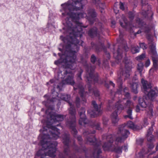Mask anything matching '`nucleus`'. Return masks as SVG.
Listing matches in <instances>:
<instances>
[{
    "label": "nucleus",
    "mask_w": 158,
    "mask_h": 158,
    "mask_svg": "<svg viewBox=\"0 0 158 158\" xmlns=\"http://www.w3.org/2000/svg\"><path fill=\"white\" fill-rule=\"evenodd\" d=\"M59 125V124H57V125H56V126H58Z\"/></svg>",
    "instance_id": "64"
},
{
    "label": "nucleus",
    "mask_w": 158,
    "mask_h": 158,
    "mask_svg": "<svg viewBox=\"0 0 158 158\" xmlns=\"http://www.w3.org/2000/svg\"><path fill=\"white\" fill-rule=\"evenodd\" d=\"M112 85L113 87H115V84L113 83V82L111 81H110L109 82V84H107L105 82V86L107 89H109V85Z\"/></svg>",
    "instance_id": "41"
},
{
    "label": "nucleus",
    "mask_w": 158,
    "mask_h": 158,
    "mask_svg": "<svg viewBox=\"0 0 158 158\" xmlns=\"http://www.w3.org/2000/svg\"><path fill=\"white\" fill-rule=\"evenodd\" d=\"M75 104L77 108L79 107L80 106V99L78 97L76 98Z\"/></svg>",
    "instance_id": "42"
},
{
    "label": "nucleus",
    "mask_w": 158,
    "mask_h": 158,
    "mask_svg": "<svg viewBox=\"0 0 158 158\" xmlns=\"http://www.w3.org/2000/svg\"><path fill=\"white\" fill-rule=\"evenodd\" d=\"M148 31V30L147 29L146 30V31H145L146 33L147 32V31ZM146 38L148 40V34L147 33V34H146Z\"/></svg>",
    "instance_id": "55"
},
{
    "label": "nucleus",
    "mask_w": 158,
    "mask_h": 158,
    "mask_svg": "<svg viewBox=\"0 0 158 158\" xmlns=\"http://www.w3.org/2000/svg\"><path fill=\"white\" fill-rule=\"evenodd\" d=\"M132 104V102L129 100L126 101L125 98L119 100L115 103V108L117 113H120L122 111L127 107H130Z\"/></svg>",
    "instance_id": "14"
},
{
    "label": "nucleus",
    "mask_w": 158,
    "mask_h": 158,
    "mask_svg": "<svg viewBox=\"0 0 158 158\" xmlns=\"http://www.w3.org/2000/svg\"><path fill=\"white\" fill-rule=\"evenodd\" d=\"M145 66L146 67H148V59L146 61Z\"/></svg>",
    "instance_id": "54"
},
{
    "label": "nucleus",
    "mask_w": 158,
    "mask_h": 158,
    "mask_svg": "<svg viewBox=\"0 0 158 158\" xmlns=\"http://www.w3.org/2000/svg\"><path fill=\"white\" fill-rule=\"evenodd\" d=\"M44 97L46 99V100L43 101V103L46 106H48L49 104L53 103L54 102H56L57 100L56 97H52L51 98L48 94L45 95Z\"/></svg>",
    "instance_id": "23"
},
{
    "label": "nucleus",
    "mask_w": 158,
    "mask_h": 158,
    "mask_svg": "<svg viewBox=\"0 0 158 158\" xmlns=\"http://www.w3.org/2000/svg\"><path fill=\"white\" fill-rule=\"evenodd\" d=\"M90 61L93 64H95L97 60V58L94 54H92L90 57Z\"/></svg>",
    "instance_id": "37"
},
{
    "label": "nucleus",
    "mask_w": 158,
    "mask_h": 158,
    "mask_svg": "<svg viewBox=\"0 0 158 158\" xmlns=\"http://www.w3.org/2000/svg\"><path fill=\"white\" fill-rule=\"evenodd\" d=\"M158 90L156 87H153V85L151 83H149V102H150L151 108H149V114H151V116H152V112L153 109L152 102L154 101L156 97L158 96Z\"/></svg>",
    "instance_id": "13"
},
{
    "label": "nucleus",
    "mask_w": 158,
    "mask_h": 158,
    "mask_svg": "<svg viewBox=\"0 0 158 158\" xmlns=\"http://www.w3.org/2000/svg\"><path fill=\"white\" fill-rule=\"evenodd\" d=\"M103 123L104 125H106L107 124L108 120L105 118L103 117L102 118Z\"/></svg>",
    "instance_id": "48"
},
{
    "label": "nucleus",
    "mask_w": 158,
    "mask_h": 158,
    "mask_svg": "<svg viewBox=\"0 0 158 158\" xmlns=\"http://www.w3.org/2000/svg\"><path fill=\"white\" fill-rule=\"evenodd\" d=\"M139 85L136 83H132L131 85V88L132 91L135 94H137L138 93L137 88Z\"/></svg>",
    "instance_id": "31"
},
{
    "label": "nucleus",
    "mask_w": 158,
    "mask_h": 158,
    "mask_svg": "<svg viewBox=\"0 0 158 158\" xmlns=\"http://www.w3.org/2000/svg\"><path fill=\"white\" fill-rule=\"evenodd\" d=\"M146 57V55L145 54L142 53L141 55L137 56L135 57V59L138 61H140L144 59Z\"/></svg>",
    "instance_id": "34"
},
{
    "label": "nucleus",
    "mask_w": 158,
    "mask_h": 158,
    "mask_svg": "<svg viewBox=\"0 0 158 158\" xmlns=\"http://www.w3.org/2000/svg\"><path fill=\"white\" fill-rule=\"evenodd\" d=\"M107 142H105L102 146V148L105 151H110L113 148L114 139L111 135H108L106 137Z\"/></svg>",
    "instance_id": "17"
},
{
    "label": "nucleus",
    "mask_w": 158,
    "mask_h": 158,
    "mask_svg": "<svg viewBox=\"0 0 158 158\" xmlns=\"http://www.w3.org/2000/svg\"><path fill=\"white\" fill-rule=\"evenodd\" d=\"M114 13L116 14H117V13H118L119 11V10H117L116 7L115 6L114 7Z\"/></svg>",
    "instance_id": "51"
},
{
    "label": "nucleus",
    "mask_w": 158,
    "mask_h": 158,
    "mask_svg": "<svg viewBox=\"0 0 158 158\" xmlns=\"http://www.w3.org/2000/svg\"><path fill=\"white\" fill-rule=\"evenodd\" d=\"M131 50L133 54L139 53L140 52V48L138 45H131Z\"/></svg>",
    "instance_id": "30"
},
{
    "label": "nucleus",
    "mask_w": 158,
    "mask_h": 158,
    "mask_svg": "<svg viewBox=\"0 0 158 158\" xmlns=\"http://www.w3.org/2000/svg\"><path fill=\"white\" fill-rule=\"evenodd\" d=\"M156 148L157 150L158 149V144H157V145L156 146Z\"/></svg>",
    "instance_id": "61"
},
{
    "label": "nucleus",
    "mask_w": 158,
    "mask_h": 158,
    "mask_svg": "<svg viewBox=\"0 0 158 158\" xmlns=\"http://www.w3.org/2000/svg\"><path fill=\"white\" fill-rule=\"evenodd\" d=\"M131 128L134 130H137L140 129L139 126L135 125L133 123L129 121L127 123L119 126L118 127V134L121 135L116 137L115 144L117 146L118 145V143L124 142L125 140L128 138L130 134V132L127 130L126 129V128Z\"/></svg>",
    "instance_id": "6"
},
{
    "label": "nucleus",
    "mask_w": 158,
    "mask_h": 158,
    "mask_svg": "<svg viewBox=\"0 0 158 158\" xmlns=\"http://www.w3.org/2000/svg\"><path fill=\"white\" fill-rule=\"evenodd\" d=\"M141 83L142 84L141 87L142 90L144 93L143 98H139V105L143 108H146L148 106V81L145 80L143 78L141 80Z\"/></svg>",
    "instance_id": "11"
},
{
    "label": "nucleus",
    "mask_w": 158,
    "mask_h": 158,
    "mask_svg": "<svg viewBox=\"0 0 158 158\" xmlns=\"http://www.w3.org/2000/svg\"><path fill=\"white\" fill-rule=\"evenodd\" d=\"M98 28L95 27L91 28L88 31V35L91 38L98 36L99 34L98 33Z\"/></svg>",
    "instance_id": "25"
},
{
    "label": "nucleus",
    "mask_w": 158,
    "mask_h": 158,
    "mask_svg": "<svg viewBox=\"0 0 158 158\" xmlns=\"http://www.w3.org/2000/svg\"><path fill=\"white\" fill-rule=\"evenodd\" d=\"M58 54V55H59V56H60V55H61V54H60V53H59Z\"/></svg>",
    "instance_id": "63"
},
{
    "label": "nucleus",
    "mask_w": 158,
    "mask_h": 158,
    "mask_svg": "<svg viewBox=\"0 0 158 158\" xmlns=\"http://www.w3.org/2000/svg\"><path fill=\"white\" fill-rule=\"evenodd\" d=\"M57 88L59 89V91L61 89V88L60 87L59 85H57Z\"/></svg>",
    "instance_id": "57"
},
{
    "label": "nucleus",
    "mask_w": 158,
    "mask_h": 158,
    "mask_svg": "<svg viewBox=\"0 0 158 158\" xmlns=\"http://www.w3.org/2000/svg\"><path fill=\"white\" fill-rule=\"evenodd\" d=\"M124 93V96L126 98H130V94L128 92H125Z\"/></svg>",
    "instance_id": "49"
},
{
    "label": "nucleus",
    "mask_w": 158,
    "mask_h": 158,
    "mask_svg": "<svg viewBox=\"0 0 158 158\" xmlns=\"http://www.w3.org/2000/svg\"><path fill=\"white\" fill-rule=\"evenodd\" d=\"M136 23L137 24V27H145V23L139 18H137L135 20Z\"/></svg>",
    "instance_id": "32"
},
{
    "label": "nucleus",
    "mask_w": 158,
    "mask_h": 158,
    "mask_svg": "<svg viewBox=\"0 0 158 158\" xmlns=\"http://www.w3.org/2000/svg\"><path fill=\"white\" fill-rule=\"evenodd\" d=\"M83 43V41H81V44H80V45H81V46H82V43Z\"/></svg>",
    "instance_id": "60"
},
{
    "label": "nucleus",
    "mask_w": 158,
    "mask_h": 158,
    "mask_svg": "<svg viewBox=\"0 0 158 158\" xmlns=\"http://www.w3.org/2000/svg\"><path fill=\"white\" fill-rule=\"evenodd\" d=\"M133 102H132V104L131 105L130 107L127 108H128V109L127 111V115H125L124 116V117L125 118H128L130 119H133V118L132 117L131 115L132 113V108L133 107Z\"/></svg>",
    "instance_id": "29"
},
{
    "label": "nucleus",
    "mask_w": 158,
    "mask_h": 158,
    "mask_svg": "<svg viewBox=\"0 0 158 158\" xmlns=\"http://www.w3.org/2000/svg\"><path fill=\"white\" fill-rule=\"evenodd\" d=\"M123 62L125 64V71L121 70L120 73V76L119 77L118 80V83L119 82V85L118 88L116 92V94H122V92H126L127 91L128 92V88L127 87H125L124 88L123 91V79H124L125 80L126 79L128 78L130 76V72L132 68V62L127 57H125L123 59Z\"/></svg>",
    "instance_id": "7"
},
{
    "label": "nucleus",
    "mask_w": 158,
    "mask_h": 158,
    "mask_svg": "<svg viewBox=\"0 0 158 158\" xmlns=\"http://www.w3.org/2000/svg\"><path fill=\"white\" fill-rule=\"evenodd\" d=\"M95 67L88 64L86 65L85 70L86 72V81L87 83L89 95L94 94L96 97H98L100 95L99 91L97 89L92 88L91 84L98 82V75L97 73L94 74Z\"/></svg>",
    "instance_id": "5"
},
{
    "label": "nucleus",
    "mask_w": 158,
    "mask_h": 158,
    "mask_svg": "<svg viewBox=\"0 0 158 158\" xmlns=\"http://www.w3.org/2000/svg\"><path fill=\"white\" fill-rule=\"evenodd\" d=\"M155 71V69L154 68H152L150 69L149 72L151 75H152V73Z\"/></svg>",
    "instance_id": "50"
},
{
    "label": "nucleus",
    "mask_w": 158,
    "mask_h": 158,
    "mask_svg": "<svg viewBox=\"0 0 158 158\" xmlns=\"http://www.w3.org/2000/svg\"><path fill=\"white\" fill-rule=\"evenodd\" d=\"M82 0H72L68 1L66 3L62 4V10L60 11L63 12L62 15L63 16L68 15L71 18L72 21L74 24V27L79 28V30H82V28H85L87 26L82 25V23L79 22V19L86 16L85 14L82 13H73L71 11H78L83 8L81 3Z\"/></svg>",
    "instance_id": "3"
},
{
    "label": "nucleus",
    "mask_w": 158,
    "mask_h": 158,
    "mask_svg": "<svg viewBox=\"0 0 158 158\" xmlns=\"http://www.w3.org/2000/svg\"><path fill=\"white\" fill-rule=\"evenodd\" d=\"M85 113V108L81 107L79 112L80 118L79 120V123L80 125H85L88 123V121L86 118Z\"/></svg>",
    "instance_id": "18"
},
{
    "label": "nucleus",
    "mask_w": 158,
    "mask_h": 158,
    "mask_svg": "<svg viewBox=\"0 0 158 158\" xmlns=\"http://www.w3.org/2000/svg\"><path fill=\"white\" fill-rule=\"evenodd\" d=\"M154 124V122H152L151 127L149 129V148L152 149L154 147L153 142L155 141V138L152 133L153 131V127Z\"/></svg>",
    "instance_id": "20"
},
{
    "label": "nucleus",
    "mask_w": 158,
    "mask_h": 158,
    "mask_svg": "<svg viewBox=\"0 0 158 158\" xmlns=\"http://www.w3.org/2000/svg\"><path fill=\"white\" fill-rule=\"evenodd\" d=\"M48 117L51 122L54 123L62 121L64 119V115L58 114L52 111L49 112Z\"/></svg>",
    "instance_id": "16"
},
{
    "label": "nucleus",
    "mask_w": 158,
    "mask_h": 158,
    "mask_svg": "<svg viewBox=\"0 0 158 158\" xmlns=\"http://www.w3.org/2000/svg\"><path fill=\"white\" fill-rule=\"evenodd\" d=\"M139 48H142L143 50L147 48V46L146 44L144 43H139Z\"/></svg>",
    "instance_id": "40"
},
{
    "label": "nucleus",
    "mask_w": 158,
    "mask_h": 158,
    "mask_svg": "<svg viewBox=\"0 0 158 158\" xmlns=\"http://www.w3.org/2000/svg\"><path fill=\"white\" fill-rule=\"evenodd\" d=\"M111 119L112 123L115 124L118 123L119 119L118 116V113L116 110H115L112 114L111 115Z\"/></svg>",
    "instance_id": "28"
},
{
    "label": "nucleus",
    "mask_w": 158,
    "mask_h": 158,
    "mask_svg": "<svg viewBox=\"0 0 158 158\" xmlns=\"http://www.w3.org/2000/svg\"><path fill=\"white\" fill-rule=\"evenodd\" d=\"M96 132L95 130L92 131H85L83 132V135L85 137V140L87 143L92 145L94 147V151L92 154L91 153L89 155L87 154V152L89 150V149H87L85 146H83V139L81 136L79 135L77 137V139L79 142V144L81 146L78 147L74 142L72 147L75 151L76 153H82L84 152L85 157L91 158H99V154L102 153L101 149L100 146L101 144V141H98L94 135Z\"/></svg>",
    "instance_id": "2"
},
{
    "label": "nucleus",
    "mask_w": 158,
    "mask_h": 158,
    "mask_svg": "<svg viewBox=\"0 0 158 158\" xmlns=\"http://www.w3.org/2000/svg\"><path fill=\"white\" fill-rule=\"evenodd\" d=\"M57 97L60 98L61 100L67 102L69 106L72 105V102L70 101L71 96L70 95L65 94H57L56 96Z\"/></svg>",
    "instance_id": "22"
},
{
    "label": "nucleus",
    "mask_w": 158,
    "mask_h": 158,
    "mask_svg": "<svg viewBox=\"0 0 158 158\" xmlns=\"http://www.w3.org/2000/svg\"><path fill=\"white\" fill-rule=\"evenodd\" d=\"M123 51L122 49L118 48L116 53H114V56L115 58L120 62L122 58Z\"/></svg>",
    "instance_id": "27"
},
{
    "label": "nucleus",
    "mask_w": 158,
    "mask_h": 158,
    "mask_svg": "<svg viewBox=\"0 0 158 158\" xmlns=\"http://www.w3.org/2000/svg\"><path fill=\"white\" fill-rule=\"evenodd\" d=\"M123 146H115L113 145L111 152H114L117 153H120L122 152Z\"/></svg>",
    "instance_id": "33"
},
{
    "label": "nucleus",
    "mask_w": 158,
    "mask_h": 158,
    "mask_svg": "<svg viewBox=\"0 0 158 158\" xmlns=\"http://www.w3.org/2000/svg\"><path fill=\"white\" fill-rule=\"evenodd\" d=\"M111 23L115 25V22L114 21H112L111 22Z\"/></svg>",
    "instance_id": "59"
},
{
    "label": "nucleus",
    "mask_w": 158,
    "mask_h": 158,
    "mask_svg": "<svg viewBox=\"0 0 158 158\" xmlns=\"http://www.w3.org/2000/svg\"><path fill=\"white\" fill-rule=\"evenodd\" d=\"M91 47H87L84 49V53L83 55L86 58H88L89 54L91 48L95 50L96 52L98 53L102 50L107 55V57L110 59V55L106 51V48L103 43L99 41L96 43L92 42L91 43Z\"/></svg>",
    "instance_id": "9"
},
{
    "label": "nucleus",
    "mask_w": 158,
    "mask_h": 158,
    "mask_svg": "<svg viewBox=\"0 0 158 158\" xmlns=\"http://www.w3.org/2000/svg\"><path fill=\"white\" fill-rule=\"evenodd\" d=\"M83 71V70L81 69L78 71V73L77 74V80L79 83L78 84H75V82L73 80V76L71 73V71L68 72L67 70H66L63 72V76L61 78H64L66 76H67V77L65 79L64 81H62L63 83L64 84H66L73 85V89L74 90L78 89H79V93L80 95V97L83 101L85 102L86 101V99L85 95L84 85L81 82L82 78L81 76Z\"/></svg>",
    "instance_id": "4"
},
{
    "label": "nucleus",
    "mask_w": 158,
    "mask_h": 158,
    "mask_svg": "<svg viewBox=\"0 0 158 158\" xmlns=\"http://www.w3.org/2000/svg\"><path fill=\"white\" fill-rule=\"evenodd\" d=\"M142 3V8L143 9V7L145 6H147V9L146 10H143L142 12V14L143 16L145 17H146L148 15V0H141V1Z\"/></svg>",
    "instance_id": "26"
},
{
    "label": "nucleus",
    "mask_w": 158,
    "mask_h": 158,
    "mask_svg": "<svg viewBox=\"0 0 158 158\" xmlns=\"http://www.w3.org/2000/svg\"><path fill=\"white\" fill-rule=\"evenodd\" d=\"M63 143L64 145V149L63 153H60V158H65L70 152L69 143L70 142V140L69 134L66 133L64 134L63 136Z\"/></svg>",
    "instance_id": "12"
},
{
    "label": "nucleus",
    "mask_w": 158,
    "mask_h": 158,
    "mask_svg": "<svg viewBox=\"0 0 158 158\" xmlns=\"http://www.w3.org/2000/svg\"><path fill=\"white\" fill-rule=\"evenodd\" d=\"M97 14L94 9H89L88 11L87 18L90 24L94 22Z\"/></svg>",
    "instance_id": "19"
},
{
    "label": "nucleus",
    "mask_w": 158,
    "mask_h": 158,
    "mask_svg": "<svg viewBox=\"0 0 158 158\" xmlns=\"http://www.w3.org/2000/svg\"><path fill=\"white\" fill-rule=\"evenodd\" d=\"M119 8L120 9L122 10H125V8L124 6V4L123 3L121 2H120L119 3Z\"/></svg>",
    "instance_id": "47"
},
{
    "label": "nucleus",
    "mask_w": 158,
    "mask_h": 158,
    "mask_svg": "<svg viewBox=\"0 0 158 158\" xmlns=\"http://www.w3.org/2000/svg\"><path fill=\"white\" fill-rule=\"evenodd\" d=\"M100 123H98L96 124H94L92 125V127H95L96 130H100L102 129L100 127Z\"/></svg>",
    "instance_id": "39"
},
{
    "label": "nucleus",
    "mask_w": 158,
    "mask_h": 158,
    "mask_svg": "<svg viewBox=\"0 0 158 158\" xmlns=\"http://www.w3.org/2000/svg\"><path fill=\"white\" fill-rule=\"evenodd\" d=\"M91 1L97 8L100 9L101 13H102L105 7V3L101 2L100 0H92Z\"/></svg>",
    "instance_id": "21"
},
{
    "label": "nucleus",
    "mask_w": 158,
    "mask_h": 158,
    "mask_svg": "<svg viewBox=\"0 0 158 158\" xmlns=\"http://www.w3.org/2000/svg\"><path fill=\"white\" fill-rule=\"evenodd\" d=\"M66 24L67 33L69 34L68 36L63 37L62 40L66 44L65 48L67 55L63 60L59 59L56 60L54 64L58 65L63 62L64 63L66 68L73 70L76 67V53L79 50L80 45L79 44L80 41L77 38L79 37L81 38L82 37V30H79V28L74 27L70 21H67Z\"/></svg>",
    "instance_id": "1"
},
{
    "label": "nucleus",
    "mask_w": 158,
    "mask_h": 158,
    "mask_svg": "<svg viewBox=\"0 0 158 158\" xmlns=\"http://www.w3.org/2000/svg\"><path fill=\"white\" fill-rule=\"evenodd\" d=\"M154 13L153 11L152 10L151 8L149 9V20L151 21L153 19V15Z\"/></svg>",
    "instance_id": "38"
},
{
    "label": "nucleus",
    "mask_w": 158,
    "mask_h": 158,
    "mask_svg": "<svg viewBox=\"0 0 158 158\" xmlns=\"http://www.w3.org/2000/svg\"><path fill=\"white\" fill-rule=\"evenodd\" d=\"M140 111V108L139 106L137 105L136 106V111L137 112H139Z\"/></svg>",
    "instance_id": "53"
},
{
    "label": "nucleus",
    "mask_w": 158,
    "mask_h": 158,
    "mask_svg": "<svg viewBox=\"0 0 158 158\" xmlns=\"http://www.w3.org/2000/svg\"><path fill=\"white\" fill-rule=\"evenodd\" d=\"M92 105L95 111H91L90 110H88V113L90 114V117L91 118H95L101 115L102 113V111L101 110V104L98 105L95 101H92Z\"/></svg>",
    "instance_id": "15"
},
{
    "label": "nucleus",
    "mask_w": 158,
    "mask_h": 158,
    "mask_svg": "<svg viewBox=\"0 0 158 158\" xmlns=\"http://www.w3.org/2000/svg\"><path fill=\"white\" fill-rule=\"evenodd\" d=\"M70 108L69 110V112L70 116L69 119L66 122V125L70 129L72 130L71 133L73 136L75 137L77 134V131L76 128V109L74 106L72 105L69 106Z\"/></svg>",
    "instance_id": "10"
},
{
    "label": "nucleus",
    "mask_w": 158,
    "mask_h": 158,
    "mask_svg": "<svg viewBox=\"0 0 158 158\" xmlns=\"http://www.w3.org/2000/svg\"><path fill=\"white\" fill-rule=\"evenodd\" d=\"M148 136V131H147V133H146V136L147 137V136ZM147 140L148 141V137H147Z\"/></svg>",
    "instance_id": "58"
},
{
    "label": "nucleus",
    "mask_w": 158,
    "mask_h": 158,
    "mask_svg": "<svg viewBox=\"0 0 158 158\" xmlns=\"http://www.w3.org/2000/svg\"><path fill=\"white\" fill-rule=\"evenodd\" d=\"M98 63L100 64V61L99 60H98Z\"/></svg>",
    "instance_id": "62"
},
{
    "label": "nucleus",
    "mask_w": 158,
    "mask_h": 158,
    "mask_svg": "<svg viewBox=\"0 0 158 158\" xmlns=\"http://www.w3.org/2000/svg\"><path fill=\"white\" fill-rule=\"evenodd\" d=\"M148 124V118H145L143 120V125L144 127H146L147 126Z\"/></svg>",
    "instance_id": "44"
},
{
    "label": "nucleus",
    "mask_w": 158,
    "mask_h": 158,
    "mask_svg": "<svg viewBox=\"0 0 158 158\" xmlns=\"http://www.w3.org/2000/svg\"><path fill=\"white\" fill-rule=\"evenodd\" d=\"M143 68V64L142 63H139L137 65V69L139 71L140 74L141 75V73Z\"/></svg>",
    "instance_id": "35"
},
{
    "label": "nucleus",
    "mask_w": 158,
    "mask_h": 158,
    "mask_svg": "<svg viewBox=\"0 0 158 158\" xmlns=\"http://www.w3.org/2000/svg\"><path fill=\"white\" fill-rule=\"evenodd\" d=\"M155 30L153 26L151 28H149V54L152 58L153 66L158 68V55L156 48V44L153 42Z\"/></svg>",
    "instance_id": "8"
},
{
    "label": "nucleus",
    "mask_w": 158,
    "mask_h": 158,
    "mask_svg": "<svg viewBox=\"0 0 158 158\" xmlns=\"http://www.w3.org/2000/svg\"><path fill=\"white\" fill-rule=\"evenodd\" d=\"M141 32V31L140 30H139L136 33V34H139Z\"/></svg>",
    "instance_id": "56"
},
{
    "label": "nucleus",
    "mask_w": 158,
    "mask_h": 158,
    "mask_svg": "<svg viewBox=\"0 0 158 158\" xmlns=\"http://www.w3.org/2000/svg\"><path fill=\"white\" fill-rule=\"evenodd\" d=\"M79 157V158H81L80 156H76V154H74L70 155L69 154L68 155V156H67V157L65 158H78Z\"/></svg>",
    "instance_id": "45"
},
{
    "label": "nucleus",
    "mask_w": 158,
    "mask_h": 158,
    "mask_svg": "<svg viewBox=\"0 0 158 158\" xmlns=\"http://www.w3.org/2000/svg\"><path fill=\"white\" fill-rule=\"evenodd\" d=\"M148 152V150L145 152V149L144 148H143L141 150V151L140 153V155L141 156L143 157H144L145 156V155L146 154H147Z\"/></svg>",
    "instance_id": "43"
},
{
    "label": "nucleus",
    "mask_w": 158,
    "mask_h": 158,
    "mask_svg": "<svg viewBox=\"0 0 158 158\" xmlns=\"http://www.w3.org/2000/svg\"><path fill=\"white\" fill-rule=\"evenodd\" d=\"M128 18L131 21H132L134 19L135 16V14L133 11H129L128 13Z\"/></svg>",
    "instance_id": "36"
},
{
    "label": "nucleus",
    "mask_w": 158,
    "mask_h": 158,
    "mask_svg": "<svg viewBox=\"0 0 158 158\" xmlns=\"http://www.w3.org/2000/svg\"><path fill=\"white\" fill-rule=\"evenodd\" d=\"M144 139L143 138H140L137 140V143L140 145H142Z\"/></svg>",
    "instance_id": "46"
},
{
    "label": "nucleus",
    "mask_w": 158,
    "mask_h": 158,
    "mask_svg": "<svg viewBox=\"0 0 158 158\" xmlns=\"http://www.w3.org/2000/svg\"><path fill=\"white\" fill-rule=\"evenodd\" d=\"M55 80L53 79H51L50 80L49 82H48L47 83V85H48L49 83H50L51 84H52L54 82Z\"/></svg>",
    "instance_id": "52"
},
{
    "label": "nucleus",
    "mask_w": 158,
    "mask_h": 158,
    "mask_svg": "<svg viewBox=\"0 0 158 158\" xmlns=\"http://www.w3.org/2000/svg\"><path fill=\"white\" fill-rule=\"evenodd\" d=\"M124 25H123V23L122 22H120V24L121 27L123 28H125L127 30L129 31L130 32H133V28L134 26L133 25L131 22H124Z\"/></svg>",
    "instance_id": "24"
}]
</instances>
